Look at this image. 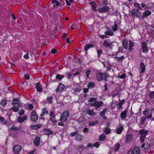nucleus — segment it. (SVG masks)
Segmentation results:
<instances>
[{"mask_svg": "<svg viewBox=\"0 0 154 154\" xmlns=\"http://www.w3.org/2000/svg\"><path fill=\"white\" fill-rule=\"evenodd\" d=\"M99 122L97 120L94 122H91L89 123V125L90 126H92L94 125H95L97 124Z\"/></svg>", "mask_w": 154, "mask_h": 154, "instance_id": "ea45409f", "label": "nucleus"}, {"mask_svg": "<svg viewBox=\"0 0 154 154\" xmlns=\"http://www.w3.org/2000/svg\"><path fill=\"white\" fill-rule=\"evenodd\" d=\"M107 77L108 75L106 72H104L103 73L99 72L96 75L97 79L98 81H101L103 79L106 81V78Z\"/></svg>", "mask_w": 154, "mask_h": 154, "instance_id": "7ed1b4c3", "label": "nucleus"}, {"mask_svg": "<svg viewBox=\"0 0 154 154\" xmlns=\"http://www.w3.org/2000/svg\"><path fill=\"white\" fill-rule=\"evenodd\" d=\"M118 24L116 22L114 23V25L112 27V29L113 31H116L118 29Z\"/></svg>", "mask_w": 154, "mask_h": 154, "instance_id": "c85d7f7f", "label": "nucleus"}, {"mask_svg": "<svg viewBox=\"0 0 154 154\" xmlns=\"http://www.w3.org/2000/svg\"><path fill=\"white\" fill-rule=\"evenodd\" d=\"M46 131H47V132H46V134H47V135L50 134L52 133V132H51V131L49 130L46 129Z\"/></svg>", "mask_w": 154, "mask_h": 154, "instance_id": "bf43d9fd", "label": "nucleus"}, {"mask_svg": "<svg viewBox=\"0 0 154 154\" xmlns=\"http://www.w3.org/2000/svg\"><path fill=\"white\" fill-rule=\"evenodd\" d=\"M125 102V100L124 99H123L121 100V102H120L119 104L121 105H122V104H123Z\"/></svg>", "mask_w": 154, "mask_h": 154, "instance_id": "338daca9", "label": "nucleus"}, {"mask_svg": "<svg viewBox=\"0 0 154 154\" xmlns=\"http://www.w3.org/2000/svg\"><path fill=\"white\" fill-rule=\"evenodd\" d=\"M134 6L136 8H138V9H141L142 8H141L140 6V5L139 3H137V2H135L134 4Z\"/></svg>", "mask_w": 154, "mask_h": 154, "instance_id": "72a5a7b5", "label": "nucleus"}, {"mask_svg": "<svg viewBox=\"0 0 154 154\" xmlns=\"http://www.w3.org/2000/svg\"><path fill=\"white\" fill-rule=\"evenodd\" d=\"M96 99L95 98H92L89 100L88 102L91 103H94V101H96Z\"/></svg>", "mask_w": 154, "mask_h": 154, "instance_id": "a18cd8bd", "label": "nucleus"}, {"mask_svg": "<svg viewBox=\"0 0 154 154\" xmlns=\"http://www.w3.org/2000/svg\"><path fill=\"white\" fill-rule=\"evenodd\" d=\"M27 116H24L23 117H18L17 118V121L19 123H21L23 122L24 120L26 119Z\"/></svg>", "mask_w": 154, "mask_h": 154, "instance_id": "a211bd4d", "label": "nucleus"}, {"mask_svg": "<svg viewBox=\"0 0 154 154\" xmlns=\"http://www.w3.org/2000/svg\"><path fill=\"white\" fill-rule=\"evenodd\" d=\"M28 108L30 109H32L33 108V105L31 104H28Z\"/></svg>", "mask_w": 154, "mask_h": 154, "instance_id": "69168bd1", "label": "nucleus"}, {"mask_svg": "<svg viewBox=\"0 0 154 154\" xmlns=\"http://www.w3.org/2000/svg\"><path fill=\"white\" fill-rule=\"evenodd\" d=\"M53 99V97L50 96L47 97L46 99V100L49 103L51 104L52 103Z\"/></svg>", "mask_w": 154, "mask_h": 154, "instance_id": "f704fd0d", "label": "nucleus"}, {"mask_svg": "<svg viewBox=\"0 0 154 154\" xmlns=\"http://www.w3.org/2000/svg\"><path fill=\"white\" fill-rule=\"evenodd\" d=\"M24 114V110H22L19 112V114L20 115H22Z\"/></svg>", "mask_w": 154, "mask_h": 154, "instance_id": "e2e57ef3", "label": "nucleus"}, {"mask_svg": "<svg viewBox=\"0 0 154 154\" xmlns=\"http://www.w3.org/2000/svg\"><path fill=\"white\" fill-rule=\"evenodd\" d=\"M63 77V75H60V74H57L56 77V79L61 80Z\"/></svg>", "mask_w": 154, "mask_h": 154, "instance_id": "2f4dec72", "label": "nucleus"}, {"mask_svg": "<svg viewBox=\"0 0 154 154\" xmlns=\"http://www.w3.org/2000/svg\"><path fill=\"white\" fill-rule=\"evenodd\" d=\"M123 129L124 128L122 126L118 128L117 130V133L118 134H120L121 133L122 131L123 130Z\"/></svg>", "mask_w": 154, "mask_h": 154, "instance_id": "473e14b6", "label": "nucleus"}, {"mask_svg": "<svg viewBox=\"0 0 154 154\" xmlns=\"http://www.w3.org/2000/svg\"><path fill=\"white\" fill-rule=\"evenodd\" d=\"M50 119L51 120L52 122L53 123H55L57 122V121L55 120V117L52 118V117H51Z\"/></svg>", "mask_w": 154, "mask_h": 154, "instance_id": "3c124183", "label": "nucleus"}, {"mask_svg": "<svg viewBox=\"0 0 154 154\" xmlns=\"http://www.w3.org/2000/svg\"><path fill=\"white\" fill-rule=\"evenodd\" d=\"M91 70L90 69L87 70L86 72V77L87 78H88L89 77V74H90V73L91 72Z\"/></svg>", "mask_w": 154, "mask_h": 154, "instance_id": "603ef678", "label": "nucleus"}, {"mask_svg": "<svg viewBox=\"0 0 154 154\" xmlns=\"http://www.w3.org/2000/svg\"><path fill=\"white\" fill-rule=\"evenodd\" d=\"M65 88V86L62 84L60 83L56 90V92L62 91Z\"/></svg>", "mask_w": 154, "mask_h": 154, "instance_id": "ddd939ff", "label": "nucleus"}, {"mask_svg": "<svg viewBox=\"0 0 154 154\" xmlns=\"http://www.w3.org/2000/svg\"><path fill=\"white\" fill-rule=\"evenodd\" d=\"M140 152V148L138 147H136L132 151L131 154H139Z\"/></svg>", "mask_w": 154, "mask_h": 154, "instance_id": "4468645a", "label": "nucleus"}, {"mask_svg": "<svg viewBox=\"0 0 154 154\" xmlns=\"http://www.w3.org/2000/svg\"><path fill=\"white\" fill-rule=\"evenodd\" d=\"M78 133V132L77 131H75L74 132H72L70 133V136L71 137H72L74 136L75 135H76Z\"/></svg>", "mask_w": 154, "mask_h": 154, "instance_id": "5fc2aeb1", "label": "nucleus"}, {"mask_svg": "<svg viewBox=\"0 0 154 154\" xmlns=\"http://www.w3.org/2000/svg\"><path fill=\"white\" fill-rule=\"evenodd\" d=\"M69 116V113L68 110H66L62 113L60 121L62 122H65L67 120V119Z\"/></svg>", "mask_w": 154, "mask_h": 154, "instance_id": "f257e3e1", "label": "nucleus"}, {"mask_svg": "<svg viewBox=\"0 0 154 154\" xmlns=\"http://www.w3.org/2000/svg\"><path fill=\"white\" fill-rule=\"evenodd\" d=\"M12 105L13 106L11 109L13 110L14 112H17L19 110L18 108L20 107L22 105L21 103L18 102H14L12 103Z\"/></svg>", "mask_w": 154, "mask_h": 154, "instance_id": "f03ea898", "label": "nucleus"}, {"mask_svg": "<svg viewBox=\"0 0 154 154\" xmlns=\"http://www.w3.org/2000/svg\"><path fill=\"white\" fill-rule=\"evenodd\" d=\"M30 118L31 120L33 122H36L37 120L38 116L34 110H33L31 112Z\"/></svg>", "mask_w": 154, "mask_h": 154, "instance_id": "6e6552de", "label": "nucleus"}, {"mask_svg": "<svg viewBox=\"0 0 154 154\" xmlns=\"http://www.w3.org/2000/svg\"><path fill=\"white\" fill-rule=\"evenodd\" d=\"M90 4L92 6V8L93 11H96V8L97 6V5L95 2L94 1H92L90 2Z\"/></svg>", "mask_w": 154, "mask_h": 154, "instance_id": "aec40b11", "label": "nucleus"}, {"mask_svg": "<svg viewBox=\"0 0 154 154\" xmlns=\"http://www.w3.org/2000/svg\"><path fill=\"white\" fill-rule=\"evenodd\" d=\"M31 128H32L37 130L40 128L42 127V125L40 124H37L35 125H33L31 126Z\"/></svg>", "mask_w": 154, "mask_h": 154, "instance_id": "cd10ccee", "label": "nucleus"}, {"mask_svg": "<svg viewBox=\"0 0 154 154\" xmlns=\"http://www.w3.org/2000/svg\"><path fill=\"white\" fill-rule=\"evenodd\" d=\"M19 128H18L15 127L14 126L11 127L10 128V130L11 131H18L19 130Z\"/></svg>", "mask_w": 154, "mask_h": 154, "instance_id": "c9c22d12", "label": "nucleus"}, {"mask_svg": "<svg viewBox=\"0 0 154 154\" xmlns=\"http://www.w3.org/2000/svg\"><path fill=\"white\" fill-rule=\"evenodd\" d=\"M35 85L37 91L39 92H41L42 91V89L40 84L37 83Z\"/></svg>", "mask_w": 154, "mask_h": 154, "instance_id": "dca6fc26", "label": "nucleus"}, {"mask_svg": "<svg viewBox=\"0 0 154 154\" xmlns=\"http://www.w3.org/2000/svg\"><path fill=\"white\" fill-rule=\"evenodd\" d=\"M127 116V111L125 110L121 112V114L120 117L122 119H123L126 117Z\"/></svg>", "mask_w": 154, "mask_h": 154, "instance_id": "412c9836", "label": "nucleus"}, {"mask_svg": "<svg viewBox=\"0 0 154 154\" xmlns=\"http://www.w3.org/2000/svg\"><path fill=\"white\" fill-rule=\"evenodd\" d=\"M29 53H27L26 54L23 56L24 58L26 59H27L29 58Z\"/></svg>", "mask_w": 154, "mask_h": 154, "instance_id": "680f3d73", "label": "nucleus"}, {"mask_svg": "<svg viewBox=\"0 0 154 154\" xmlns=\"http://www.w3.org/2000/svg\"><path fill=\"white\" fill-rule=\"evenodd\" d=\"M83 138L82 135L77 134L75 136V140L77 141H80Z\"/></svg>", "mask_w": 154, "mask_h": 154, "instance_id": "b1692460", "label": "nucleus"}, {"mask_svg": "<svg viewBox=\"0 0 154 154\" xmlns=\"http://www.w3.org/2000/svg\"><path fill=\"white\" fill-rule=\"evenodd\" d=\"M40 138L38 137H36L34 139L33 144L35 146H38L40 144Z\"/></svg>", "mask_w": 154, "mask_h": 154, "instance_id": "f8f14e48", "label": "nucleus"}, {"mask_svg": "<svg viewBox=\"0 0 154 154\" xmlns=\"http://www.w3.org/2000/svg\"><path fill=\"white\" fill-rule=\"evenodd\" d=\"M118 76L119 78L123 79L125 77V73L123 74H119L118 75Z\"/></svg>", "mask_w": 154, "mask_h": 154, "instance_id": "de8ad7c7", "label": "nucleus"}, {"mask_svg": "<svg viewBox=\"0 0 154 154\" xmlns=\"http://www.w3.org/2000/svg\"><path fill=\"white\" fill-rule=\"evenodd\" d=\"M21 149V146L18 145L14 146L13 148V152L15 154H19Z\"/></svg>", "mask_w": 154, "mask_h": 154, "instance_id": "423d86ee", "label": "nucleus"}, {"mask_svg": "<svg viewBox=\"0 0 154 154\" xmlns=\"http://www.w3.org/2000/svg\"><path fill=\"white\" fill-rule=\"evenodd\" d=\"M94 82H90L88 84L87 87L88 88H93L94 87Z\"/></svg>", "mask_w": 154, "mask_h": 154, "instance_id": "37998d69", "label": "nucleus"}, {"mask_svg": "<svg viewBox=\"0 0 154 154\" xmlns=\"http://www.w3.org/2000/svg\"><path fill=\"white\" fill-rule=\"evenodd\" d=\"M134 44L133 43H132L131 41H129V49L131 51V50L132 49V48L133 46H134Z\"/></svg>", "mask_w": 154, "mask_h": 154, "instance_id": "79ce46f5", "label": "nucleus"}, {"mask_svg": "<svg viewBox=\"0 0 154 154\" xmlns=\"http://www.w3.org/2000/svg\"><path fill=\"white\" fill-rule=\"evenodd\" d=\"M7 103V101L6 100H2L0 103V105L2 106V107H4Z\"/></svg>", "mask_w": 154, "mask_h": 154, "instance_id": "a878e982", "label": "nucleus"}, {"mask_svg": "<svg viewBox=\"0 0 154 154\" xmlns=\"http://www.w3.org/2000/svg\"><path fill=\"white\" fill-rule=\"evenodd\" d=\"M88 110V114L90 116H92L93 115H94L95 114V113L94 112V110L93 109L90 110L88 108L87 109Z\"/></svg>", "mask_w": 154, "mask_h": 154, "instance_id": "bb28decb", "label": "nucleus"}, {"mask_svg": "<svg viewBox=\"0 0 154 154\" xmlns=\"http://www.w3.org/2000/svg\"><path fill=\"white\" fill-rule=\"evenodd\" d=\"M107 109H103V111L101 112L100 113V116H103L105 114V112L106 111Z\"/></svg>", "mask_w": 154, "mask_h": 154, "instance_id": "09e8293b", "label": "nucleus"}, {"mask_svg": "<svg viewBox=\"0 0 154 154\" xmlns=\"http://www.w3.org/2000/svg\"><path fill=\"white\" fill-rule=\"evenodd\" d=\"M97 53L99 57H100V55L102 53V51L101 50H97Z\"/></svg>", "mask_w": 154, "mask_h": 154, "instance_id": "4d7b16f0", "label": "nucleus"}, {"mask_svg": "<svg viewBox=\"0 0 154 154\" xmlns=\"http://www.w3.org/2000/svg\"><path fill=\"white\" fill-rule=\"evenodd\" d=\"M149 97L151 99L154 98V91H151L149 94Z\"/></svg>", "mask_w": 154, "mask_h": 154, "instance_id": "a19ab883", "label": "nucleus"}, {"mask_svg": "<svg viewBox=\"0 0 154 154\" xmlns=\"http://www.w3.org/2000/svg\"><path fill=\"white\" fill-rule=\"evenodd\" d=\"M107 28V30L105 32V34L108 35L112 36L113 35V32L108 28Z\"/></svg>", "mask_w": 154, "mask_h": 154, "instance_id": "6ab92c4d", "label": "nucleus"}, {"mask_svg": "<svg viewBox=\"0 0 154 154\" xmlns=\"http://www.w3.org/2000/svg\"><path fill=\"white\" fill-rule=\"evenodd\" d=\"M100 143L99 142H96L94 145H93L92 146H94L97 148H98L99 146Z\"/></svg>", "mask_w": 154, "mask_h": 154, "instance_id": "8fccbe9b", "label": "nucleus"}, {"mask_svg": "<svg viewBox=\"0 0 154 154\" xmlns=\"http://www.w3.org/2000/svg\"><path fill=\"white\" fill-rule=\"evenodd\" d=\"M131 16L133 17H136L137 18H140L141 15V13L139 11L138 9H134L132 10L131 11Z\"/></svg>", "mask_w": 154, "mask_h": 154, "instance_id": "20e7f679", "label": "nucleus"}, {"mask_svg": "<svg viewBox=\"0 0 154 154\" xmlns=\"http://www.w3.org/2000/svg\"><path fill=\"white\" fill-rule=\"evenodd\" d=\"M115 58L116 59H117L119 60H122L123 59H124V57L123 56H122L121 57H115Z\"/></svg>", "mask_w": 154, "mask_h": 154, "instance_id": "864d4df0", "label": "nucleus"}, {"mask_svg": "<svg viewBox=\"0 0 154 154\" xmlns=\"http://www.w3.org/2000/svg\"><path fill=\"white\" fill-rule=\"evenodd\" d=\"M42 113L43 114H48V111L46 110V108H43L42 109Z\"/></svg>", "mask_w": 154, "mask_h": 154, "instance_id": "6e6d98bb", "label": "nucleus"}, {"mask_svg": "<svg viewBox=\"0 0 154 154\" xmlns=\"http://www.w3.org/2000/svg\"><path fill=\"white\" fill-rule=\"evenodd\" d=\"M57 52V50L55 49H52L51 51V53L52 54H55Z\"/></svg>", "mask_w": 154, "mask_h": 154, "instance_id": "0e129e2a", "label": "nucleus"}, {"mask_svg": "<svg viewBox=\"0 0 154 154\" xmlns=\"http://www.w3.org/2000/svg\"><path fill=\"white\" fill-rule=\"evenodd\" d=\"M119 93V91L118 90L116 89L115 90L112 92V94L113 97H114L116 96Z\"/></svg>", "mask_w": 154, "mask_h": 154, "instance_id": "4c0bfd02", "label": "nucleus"}, {"mask_svg": "<svg viewBox=\"0 0 154 154\" xmlns=\"http://www.w3.org/2000/svg\"><path fill=\"white\" fill-rule=\"evenodd\" d=\"M147 44L146 42H143L142 43V50L143 53H145L147 52L148 51V48L146 45Z\"/></svg>", "mask_w": 154, "mask_h": 154, "instance_id": "9d476101", "label": "nucleus"}, {"mask_svg": "<svg viewBox=\"0 0 154 154\" xmlns=\"http://www.w3.org/2000/svg\"><path fill=\"white\" fill-rule=\"evenodd\" d=\"M122 45L123 47L126 49H127L128 48V41L125 40L123 39L122 41Z\"/></svg>", "mask_w": 154, "mask_h": 154, "instance_id": "393cba45", "label": "nucleus"}, {"mask_svg": "<svg viewBox=\"0 0 154 154\" xmlns=\"http://www.w3.org/2000/svg\"><path fill=\"white\" fill-rule=\"evenodd\" d=\"M139 132L141 135V136L140 137V140L143 143L144 142L145 138L148 133V131H145L144 129H143L140 130Z\"/></svg>", "mask_w": 154, "mask_h": 154, "instance_id": "39448f33", "label": "nucleus"}, {"mask_svg": "<svg viewBox=\"0 0 154 154\" xmlns=\"http://www.w3.org/2000/svg\"><path fill=\"white\" fill-rule=\"evenodd\" d=\"M50 115L52 118H55V116L54 114V112H50Z\"/></svg>", "mask_w": 154, "mask_h": 154, "instance_id": "13d9d810", "label": "nucleus"}, {"mask_svg": "<svg viewBox=\"0 0 154 154\" xmlns=\"http://www.w3.org/2000/svg\"><path fill=\"white\" fill-rule=\"evenodd\" d=\"M111 132V130L109 128L107 127L105 129V133L106 134H108Z\"/></svg>", "mask_w": 154, "mask_h": 154, "instance_id": "58836bf2", "label": "nucleus"}, {"mask_svg": "<svg viewBox=\"0 0 154 154\" xmlns=\"http://www.w3.org/2000/svg\"><path fill=\"white\" fill-rule=\"evenodd\" d=\"M5 120L4 117L0 116V122H3V123L6 124L7 123V122L6 121H5Z\"/></svg>", "mask_w": 154, "mask_h": 154, "instance_id": "c03bdc74", "label": "nucleus"}, {"mask_svg": "<svg viewBox=\"0 0 154 154\" xmlns=\"http://www.w3.org/2000/svg\"><path fill=\"white\" fill-rule=\"evenodd\" d=\"M143 113L145 116L147 115L148 113V109L147 108H146L143 111Z\"/></svg>", "mask_w": 154, "mask_h": 154, "instance_id": "49530a36", "label": "nucleus"}, {"mask_svg": "<svg viewBox=\"0 0 154 154\" xmlns=\"http://www.w3.org/2000/svg\"><path fill=\"white\" fill-rule=\"evenodd\" d=\"M151 14V13L150 11H146L144 12L142 16V18H144L149 16Z\"/></svg>", "mask_w": 154, "mask_h": 154, "instance_id": "4be33fe9", "label": "nucleus"}, {"mask_svg": "<svg viewBox=\"0 0 154 154\" xmlns=\"http://www.w3.org/2000/svg\"><path fill=\"white\" fill-rule=\"evenodd\" d=\"M120 146V144L119 143H116L115 146L114 151H118L119 149Z\"/></svg>", "mask_w": 154, "mask_h": 154, "instance_id": "e433bc0d", "label": "nucleus"}, {"mask_svg": "<svg viewBox=\"0 0 154 154\" xmlns=\"http://www.w3.org/2000/svg\"><path fill=\"white\" fill-rule=\"evenodd\" d=\"M103 103L102 101L99 102L98 101H94V103H90V105L91 106H95L96 109L97 108L101 106Z\"/></svg>", "mask_w": 154, "mask_h": 154, "instance_id": "0eeeda50", "label": "nucleus"}, {"mask_svg": "<svg viewBox=\"0 0 154 154\" xmlns=\"http://www.w3.org/2000/svg\"><path fill=\"white\" fill-rule=\"evenodd\" d=\"M140 73L144 72L145 70V66L143 63L140 64Z\"/></svg>", "mask_w": 154, "mask_h": 154, "instance_id": "f3484780", "label": "nucleus"}, {"mask_svg": "<svg viewBox=\"0 0 154 154\" xmlns=\"http://www.w3.org/2000/svg\"><path fill=\"white\" fill-rule=\"evenodd\" d=\"M113 44V42L109 39H107L104 41L103 45L106 47H109Z\"/></svg>", "mask_w": 154, "mask_h": 154, "instance_id": "9b49d317", "label": "nucleus"}, {"mask_svg": "<svg viewBox=\"0 0 154 154\" xmlns=\"http://www.w3.org/2000/svg\"><path fill=\"white\" fill-rule=\"evenodd\" d=\"M106 138V136L104 134H102L99 137V140L100 141H103Z\"/></svg>", "mask_w": 154, "mask_h": 154, "instance_id": "c756f323", "label": "nucleus"}, {"mask_svg": "<svg viewBox=\"0 0 154 154\" xmlns=\"http://www.w3.org/2000/svg\"><path fill=\"white\" fill-rule=\"evenodd\" d=\"M93 45L91 44H86L85 46H84L85 48V50L87 51L90 48L93 47Z\"/></svg>", "mask_w": 154, "mask_h": 154, "instance_id": "5701e85b", "label": "nucleus"}, {"mask_svg": "<svg viewBox=\"0 0 154 154\" xmlns=\"http://www.w3.org/2000/svg\"><path fill=\"white\" fill-rule=\"evenodd\" d=\"M110 8L108 6H104L98 8V11L100 13L105 12L109 11Z\"/></svg>", "mask_w": 154, "mask_h": 154, "instance_id": "1a4fd4ad", "label": "nucleus"}, {"mask_svg": "<svg viewBox=\"0 0 154 154\" xmlns=\"http://www.w3.org/2000/svg\"><path fill=\"white\" fill-rule=\"evenodd\" d=\"M146 119L145 117H142L141 118L140 123L141 125H144L145 124V121Z\"/></svg>", "mask_w": 154, "mask_h": 154, "instance_id": "7c9ffc66", "label": "nucleus"}, {"mask_svg": "<svg viewBox=\"0 0 154 154\" xmlns=\"http://www.w3.org/2000/svg\"><path fill=\"white\" fill-rule=\"evenodd\" d=\"M108 0H103L102 2V4L103 5H106L107 4Z\"/></svg>", "mask_w": 154, "mask_h": 154, "instance_id": "052dcab7", "label": "nucleus"}, {"mask_svg": "<svg viewBox=\"0 0 154 154\" xmlns=\"http://www.w3.org/2000/svg\"><path fill=\"white\" fill-rule=\"evenodd\" d=\"M126 141L131 142L133 140V135L132 134H128L126 137Z\"/></svg>", "mask_w": 154, "mask_h": 154, "instance_id": "2eb2a0df", "label": "nucleus"}, {"mask_svg": "<svg viewBox=\"0 0 154 154\" xmlns=\"http://www.w3.org/2000/svg\"><path fill=\"white\" fill-rule=\"evenodd\" d=\"M25 77L26 79H27V80H28V79H30L29 75L27 74H26L25 75Z\"/></svg>", "mask_w": 154, "mask_h": 154, "instance_id": "774afa93", "label": "nucleus"}]
</instances>
